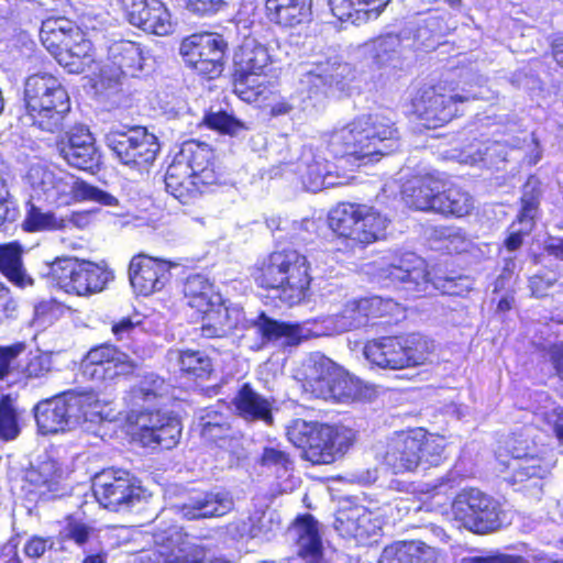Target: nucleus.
<instances>
[{"label":"nucleus","mask_w":563,"mask_h":563,"mask_svg":"<svg viewBox=\"0 0 563 563\" xmlns=\"http://www.w3.org/2000/svg\"><path fill=\"white\" fill-rule=\"evenodd\" d=\"M456 520L472 532L489 533L498 530L507 520L501 504L477 488H464L452 503Z\"/></svg>","instance_id":"14"},{"label":"nucleus","mask_w":563,"mask_h":563,"mask_svg":"<svg viewBox=\"0 0 563 563\" xmlns=\"http://www.w3.org/2000/svg\"><path fill=\"white\" fill-rule=\"evenodd\" d=\"M95 397L73 390L40 401L34 407V417L42 434L63 432L87 421Z\"/></svg>","instance_id":"13"},{"label":"nucleus","mask_w":563,"mask_h":563,"mask_svg":"<svg viewBox=\"0 0 563 563\" xmlns=\"http://www.w3.org/2000/svg\"><path fill=\"white\" fill-rule=\"evenodd\" d=\"M378 563H438V552L423 542H405L386 547Z\"/></svg>","instance_id":"38"},{"label":"nucleus","mask_w":563,"mask_h":563,"mask_svg":"<svg viewBox=\"0 0 563 563\" xmlns=\"http://www.w3.org/2000/svg\"><path fill=\"white\" fill-rule=\"evenodd\" d=\"M235 91L243 100L251 101L252 92L243 91L241 86L249 85L251 77L261 76L271 63V56L265 45L255 38L246 37L233 56ZM254 80H252L253 82Z\"/></svg>","instance_id":"26"},{"label":"nucleus","mask_w":563,"mask_h":563,"mask_svg":"<svg viewBox=\"0 0 563 563\" xmlns=\"http://www.w3.org/2000/svg\"><path fill=\"white\" fill-rule=\"evenodd\" d=\"M66 473L56 460L46 459L32 466L25 474V486L30 500H52L68 494Z\"/></svg>","instance_id":"24"},{"label":"nucleus","mask_w":563,"mask_h":563,"mask_svg":"<svg viewBox=\"0 0 563 563\" xmlns=\"http://www.w3.org/2000/svg\"><path fill=\"white\" fill-rule=\"evenodd\" d=\"M388 2L389 0H329V5L334 16L346 21L354 12H374L377 15Z\"/></svg>","instance_id":"46"},{"label":"nucleus","mask_w":563,"mask_h":563,"mask_svg":"<svg viewBox=\"0 0 563 563\" xmlns=\"http://www.w3.org/2000/svg\"><path fill=\"white\" fill-rule=\"evenodd\" d=\"M411 437L419 438L420 463L426 462L430 465H437L445 449V439L439 434L428 433L424 429L410 430Z\"/></svg>","instance_id":"48"},{"label":"nucleus","mask_w":563,"mask_h":563,"mask_svg":"<svg viewBox=\"0 0 563 563\" xmlns=\"http://www.w3.org/2000/svg\"><path fill=\"white\" fill-rule=\"evenodd\" d=\"M294 164L284 163L283 170L298 174L303 188L308 191H319L327 187L334 186L330 163L320 154L314 153L310 147H305L299 161Z\"/></svg>","instance_id":"30"},{"label":"nucleus","mask_w":563,"mask_h":563,"mask_svg":"<svg viewBox=\"0 0 563 563\" xmlns=\"http://www.w3.org/2000/svg\"><path fill=\"white\" fill-rule=\"evenodd\" d=\"M227 42L217 33H196L183 40L180 54L185 63L198 74L210 78L223 70Z\"/></svg>","instance_id":"19"},{"label":"nucleus","mask_w":563,"mask_h":563,"mask_svg":"<svg viewBox=\"0 0 563 563\" xmlns=\"http://www.w3.org/2000/svg\"><path fill=\"white\" fill-rule=\"evenodd\" d=\"M90 51V41L86 40L79 31V37L73 36L71 44L57 57V62L68 68L70 73H81L84 70L81 59L89 57Z\"/></svg>","instance_id":"49"},{"label":"nucleus","mask_w":563,"mask_h":563,"mask_svg":"<svg viewBox=\"0 0 563 563\" xmlns=\"http://www.w3.org/2000/svg\"><path fill=\"white\" fill-rule=\"evenodd\" d=\"M485 79L471 71H464L455 86L439 82L434 86L419 88L412 98L415 114L428 129H435L450 122L457 113V103L483 99L481 90L473 91L474 86L482 88Z\"/></svg>","instance_id":"3"},{"label":"nucleus","mask_w":563,"mask_h":563,"mask_svg":"<svg viewBox=\"0 0 563 563\" xmlns=\"http://www.w3.org/2000/svg\"><path fill=\"white\" fill-rule=\"evenodd\" d=\"M48 276L66 294L84 297L102 291L113 279V273L106 266L75 257L56 258L49 265Z\"/></svg>","instance_id":"12"},{"label":"nucleus","mask_w":563,"mask_h":563,"mask_svg":"<svg viewBox=\"0 0 563 563\" xmlns=\"http://www.w3.org/2000/svg\"><path fill=\"white\" fill-rule=\"evenodd\" d=\"M60 156L73 167L92 170L100 163V154L95 145V139L85 126L74 128L67 143L59 147Z\"/></svg>","instance_id":"31"},{"label":"nucleus","mask_w":563,"mask_h":563,"mask_svg":"<svg viewBox=\"0 0 563 563\" xmlns=\"http://www.w3.org/2000/svg\"><path fill=\"white\" fill-rule=\"evenodd\" d=\"M121 3L132 25L159 36L173 31L170 13L161 0H121Z\"/></svg>","instance_id":"27"},{"label":"nucleus","mask_w":563,"mask_h":563,"mask_svg":"<svg viewBox=\"0 0 563 563\" xmlns=\"http://www.w3.org/2000/svg\"><path fill=\"white\" fill-rule=\"evenodd\" d=\"M440 234L444 240V249L450 253L465 252L471 245V240L457 228H442Z\"/></svg>","instance_id":"59"},{"label":"nucleus","mask_w":563,"mask_h":563,"mask_svg":"<svg viewBox=\"0 0 563 563\" xmlns=\"http://www.w3.org/2000/svg\"><path fill=\"white\" fill-rule=\"evenodd\" d=\"M184 295L188 305L199 312L220 301V294L214 290L209 279L200 274L187 277L184 285Z\"/></svg>","instance_id":"42"},{"label":"nucleus","mask_w":563,"mask_h":563,"mask_svg":"<svg viewBox=\"0 0 563 563\" xmlns=\"http://www.w3.org/2000/svg\"><path fill=\"white\" fill-rule=\"evenodd\" d=\"M154 547L141 552L134 563H201L206 558L205 548L189 541L178 527L153 533Z\"/></svg>","instance_id":"17"},{"label":"nucleus","mask_w":563,"mask_h":563,"mask_svg":"<svg viewBox=\"0 0 563 563\" xmlns=\"http://www.w3.org/2000/svg\"><path fill=\"white\" fill-rule=\"evenodd\" d=\"M540 194L541 189L539 179L533 176L529 177L522 188L521 210L518 218L534 222Z\"/></svg>","instance_id":"52"},{"label":"nucleus","mask_w":563,"mask_h":563,"mask_svg":"<svg viewBox=\"0 0 563 563\" xmlns=\"http://www.w3.org/2000/svg\"><path fill=\"white\" fill-rule=\"evenodd\" d=\"M148 58L139 43L132 41H119L108 48L107 62L102 73L109 80L119 81L121 76L135 77L143 69Z\"/></svg>","instance_id":"28"},{"label":"nucleus","mask_w":563,"mask_h":563,"mask_svg":"<svg viewBox=\"0 0 563 563\" xmlns=\"http://www.w3.org/2000/svg\"><path fill=\"white\" fill-rule=\"evenodd\" d=\"M311 0H266L271 21L283 26L301 23L310 14Z\"/></svg>","instance_id":"40"},{"label":"nucleus","mask_w":563,"mask_h":563,"mask_svg":"<svg viewBox=\"0 0 563 563\" xmlns=\"http://www.w3.org/2000/svg\"><path fill=\"white\" fill-rule=\"evenodd\" d=\"M203 121L209 128L229 135H239L246 130L243 122L223 111L209 112Z\"/></svg>","instance_id":"56"},{"label":"nucleus","mask_w":563,"mask_h":563,"mask_svg":"<svg viewBox=\"0 0 563 563\" xmlns=\"http://www.w3.org/2000/svg\"><path fill=\"white\" fill-rule=\"evenodd\" d=\"M432 351V341L413 333L369 341L363 349V355L378 368L398 371L426 364Z\"/></svg>","instance_id":"8"},{"label":"nucleus","mask_w":563,"mask_h":563,"mask_svg":"<svg viewBox=\"0 0 563 563\" xmlns=\"http://www.w3.org/2000/svg\"><path fill=\"white\" fill-rule=\"evenodd\" d=\"M93 529L88 525L73 520L67 523L60 534L64 540H71L78 547H82L89 541Z\"/></svg>","instance_id":"61"},{"label":"nucleus","mask_w":563,"mask_h":563,"mask_svg":"<svg viewBox=\"0 0 563 563\" xmlns=\"http://www.w3.org/2000/svg\"><path fill=\"white\" fill-rule=\"evenodd\" d=\"M224 4V0H186L187 10L200 16L214 14Z\"/></svg>","instance_id":"62"},{"label":"nucleus","mask_w":563,"mask_h":563,"mask_svg":"<svg viewBox=\"0 0 563 563\" xmlns=\"http://www.w3.org/2000/svg\"><path fill=\"white\" fill-rule=\"evenodd\" d=\"M301 382L303 390L314 398L344 402L357 395V386L349 374L319 352L302 362Z\"/></svg>","instance_id":"9"},{"label":"nucleus","mask_w":563,"mask_h":563,"mask_svg":"<svg viewBox=\"0 0 563 563\" xmlns=\"http://www.w3.org/2000/svg\"><path fill=\"white\" fill-rule=\"evenodd\" d=\"M24 101L33 125L51 133L64 128L70 99L58 78L46 73L30 76L24 85Z\"/></svg>","instance_id":"5"},{"label":"nucleus","mask_w":563,"mask_h":563,"mask_svg":"<svg viewBox=\"0 0 563 563\" xmlns=\"http://www.w3.org/2000/svg\"><path fill=\"white\" fill-rule=\"evenodd\" d=\"M534 222L525 220L517 217V220L512 222L509 228V236L505 241V246L508 251H516L522 244L523 235L529 234L533 229Z\"/></svg>","instance_id":"60"},{"label":"nucleus","mask_w":563,"mask_h":563,"mask_svg":"<svg viewBox=\"0 0 563 563\" xmlns=\"http://www.w3.org/2000/svg\"><path fill=\"white\" fill-rule=\"evenodd\" d=\"M251 520L253 523V539H269L275 531L280 529L279 516L274 510H256L251 515Z\"/></svg>","instance_id":"54"},{"label":"nucleus","mask_w":563,"mask_h":563,"mask_svg":"<svg viewBox=\"0 0 563 563\" xmlns=\"http://www.w3.org/2000/svg\"><path fill=\"white\" fill-rule=\"evenodd\" d=\"M136 364L114 345L91 349L81 364L82 375L96 384H108L134 371Z\"/></svg>","instance_id":"22"},{"label":"nucleus","mask_w":563,"mask_h":563,"mask_svg":"<svg viewBox=\"0 0 563 563\" xmlns=\"http://www.w3.org/2000/svg\"><path fill=\"white\" fill-rule=\"evenodd\" d=\"M419 441L417 435L411 437L410 430L397 432L376 445V460L394 474L412 472L420 464Z\"/></svg>","instance_id":"25"},{"label":"nucleus","mask_w":563,"mask_h":563,"mask_svg":"<svg viewBox=\"0 0 563 563\" xmlns=\"http://www.w3.org/2000/svg\"><path fill=\"white\" fill-rule=\"evenodd\" d=\"M234 507V500L225 490L198 493L183 504L180 512L188 520L217 518L229 514Z\"/></svg>","instance_id":"32"},{"label":"nucleus","mask_w":563,"mask_h":563,"mask_svg":"<svg viewBox=\"0 0 563 563\" xmlns=\"http://www.w3.org/2000/svg\"><path fill=\"white\" fill-rule=\"evenodd\" d=\"M199 427L201 435H210L212 429L230 428V423L227 415L213 407H209L202 410L199 418Z\"/></svg>","instance_id":"58"},{"label":"nucleus","mask_w":563,"mask_h":563,"mask_svg":"<svg viewBox=\"0 0 563 563\" xmlns=\"http://www.w3.org/2000/svg\"><path fill=\"white\" fill-rule=\"evenodd\" d=\"M170 265L162 260L139 255L131 260L130 283L133 289L143 296L161 290L169 279Z\"/></svg>","instance_id":"29"},{"label":"nucleus","mask_w":563,"mask_h":563,"mask_svg":"<svg viewBox=\"0 0 563 563\" xmlns=\"http://www.w3.org/2000/svg\"><path fill=\"white\" fill-rule=\"evenodd\" d=\"M353 76V68L349 63L329 49L325 54L316 56L310 68L303 74L300 80L302 89L308 88V98L318 95L323 87L344 88L345 81Z\"/></svg>","instance_id":"23"},{"label":"nucleus","mask_w":563,"mask_h":563,"mask_svg":"<svg viewBox=\"0 0 563 563\" xmlns=\"http://www.w3.org/2000/svg\"><path fill=\"white\" fill-rule=\"evenodd\" d=\"M401 40L396 34L379 36L363 45L364 53L369 55L378 66L389 63L398 53Z\"/></svg>","instance_id":"47"},{"label":"nucleus","mask_w":563,"mask_h":563,"mask_svg":"<svg viewBox=\"0 0 563 563\" xmlns=\"http://www.w3.org/2000/svg\"><path fill=\"white\" fill-rule=\"evenodd\" d=\"M169 355L176 358L181 372L195 377L206 378L212 372V362L202 351H172Z\"/></svg>","instance_id":"45"},{"label":"nucleus","mask_w":563,"mask_h":563,"mask_svg":"<svg viewBox=\"0 0 563 563\" xmlns=\"http://www.w3.org/2000/svg\"><path fill=\"white\" fill-rule=\"evenodd\" d=\"M306 256L295 250L273 252L261 268L256 282L276 291L283 302L294 306L303 300L310 285Z\"/></svg>","instance_id":"7"},{"label":"nucleus","mask_w":563,"mask_h":563,"mask_svg":"<svg viewBox=\"0 0 563 563\" xmlns=\"http://www.w3.org/2000/svg\"><path fill=\"white\" fill-rule=\"evenodd\" d=\"M26 231L63 230L66 228V219L56 217L53 212H44L35 206H31L23 222Z\"/></svg>","instance_id":"50"},{"label":"nucleus","mask_w":563,"mask_h":563,"mask_svg":"<svg viewBox=\"0 0 563 563\" xmlns=\"http://www.w3.org/2000/svg\"><path fill=\"white\" fill-rule=\"evenodd\" d=\"M0 272L19 287L33 284V279L23 268L21 249L15 244L0 245Z\"/></svg>","instance_id":"43"},{"label":"nucleus","mask_w":563,"mask_h":563,"mask_svg":"<svg viewBox=\"0 0 563 563\" xmlns=\"http://www.w3.org/2000/svg\"><path fill=\"white\" fill-rule=\"evenodd\" d=\"M505 158L504 145L497 141H485L471 144L466 151V158L471 164L478 162L493 163L495 158Z\"/></svg>","instance_id":"55"},{"label":"nucleus","mask_w":563,"mask_h":563,"mask_svg":"<svg viewBox=\"0 0 563 563\" xmlns=\"http://www.w3.org/2000/svg\"><path fill=\"white\" fill-rule=\"evenodd\" d=\"M238 413L247 421L273 423L272 402L256 393L249 384H244L233 398Z\"/></svg>","instance_id":"37"},{"label":"nucleus","mask_w":563,"mask_h":563,"mask_svg":"<svg viewBox=\"0 0 563 563\" xmlns=\"http://www.w3.org/2000/svg\"><path fill=\"white\" fill-rule=\"evenodd\" d=\"M106 144L123 165L135 168L153 163L159 151L156 136L143 128L111 130L106 135Z\"/></svg>","instance_id":"18"},{"label":"nucleus","mask_w":563,"mask_h":563,"mask_svg":"<svg viewBox=\"0 0 563 563\" xmlns=\"http://www.w3.org/2000/svg\"><path fill=\"white\" fill-rule=\"evenodd\" d=\"M442 188V180L433 175L415 177L404 185L402 199L417 210L434 211L435 199Z\"/></svg>","instance_id":"35"},{"label":"nucleus","mask_w":563,"mask_h":563,"mask_svg":"<svg viewBox=\"0 0 563 563\" xmlns=\"http://www.w3.org/2000/svg\"><path fill=\"white\" fill-rule=\"evenodd\" d=\"M380 276L415 296L429 294L431 289L444 295L463 296L473 286L468 276L428 272L426 261L415 253L402 254L382 268Z\"/></svg>","instance_id":"4"},{"label":"nucleus","mask_w":563,"mask_h":563,"mask_svg":"<svg viewBox=\"0 0 563 563\" xmlns=\"http://www.w3.org/2000/svg\"><path fill=\"white\" fill-rule=\"evenodd\" d=\"M328 222L352 244H369L385 238L390 220L372 206L343 202L330 211Z\"/></svg>","instance_id":"10"},{"label":"nucleus","mask_w":563,"mask_h":563,"mask_svg":"<svg viewBox=\"0 0 563 563\" xmlns=\"http://www.w3.org/2000/svg\"><path fill=\"white\" fill-rule=\"evenodd\" d=\"M297 553L307 563H316L322 555L319 522L311 515L298 517L289 529Z\"/></svg>","instance_id":"33"},{"label":"nucleus","mask_w":563,"mask_h":563,"mask_svg":"<svg viewBox=\"0 0 563 563\" xmlns=\"http://www.w3.org/2000/svg\"><path fill=\"white\" fill-rule=\"evenodd\" d=\"M328 222L352 244H369L385 238L390 220L372 206L343 202L330 211Z\"/></svg>","instance_id":"11"},{"label":"nucleus","mask_w":563,"mask_h":563,"mask_svg":"<svg viewBox=\"0 0 563 563\" xmlns=\"http://www.w3.org/2000/svg\"><path fill=\"white\" fill-rule=\"evenodd\" d=\"M137 411L134 437L143 446L172 449L178 443L181 427L176 417L152 407Z\"/></svg>","instance_id":"21"},{"label":"nucleus","mask_w":563,"mask_h":563,"mask_svg":"<svg viewBox=\"0 0 563 563\" xmlns=\"http://www.w3.org/2000/svg\"><path fill=\"white\" fill-rule=\"evenodd\" d=\"M361 312L363 317H365V321H368V318L372 317H380L385 313L391 311L394 306V301L390 299H384L380 296H373L361 298L357 300Z\"/></svg>","instance_id":"57"},{"label":"nucleus","mask_w":563,"mask_h":563,"mask_svg":"<svg viewBox=\"0 0 563 563\" xmlns=\"http://www.w3.org/2000/svg\"><path fill=\"white\" fill-rule=\"evenodd\" d=\"M474 208V199L472 195L457 186H450L440 190L439 197L435 199V208L433 212L443 216H452L462 218L467 216Z\"/></svg>","instance_id":"41"},{"label":"nucleus","mask_w":563,"mask_h":563,"mask_svg":"<svg viewBox=\"0 0 563 563\" xmlns=\"http://www.w3.org/2000/svg\"><path fill=\"white\" fill-rule=\"evenodd\" d=\"M327 151L333 157L372 159L397 151L399 132L391 118L383 112L357 117L324 135Z\"/></svg>","instance_id":"1"},{"label":"nucleus","mask_w":563,"mask_h":563,"mask_svg":"<svg viewBox=\"0 0 563 563\" xmlns=\"http://www.w3.org/2000/svg\"><path fill=\"white\" fill-rule=\"evenodd\" d=\"M54 545L52 538L33 536L24 544V553L30 559H38Z\"/></svg>","instance_id":"63"},{"label":"nucleus","mask_w":563,"mask_h":563,"mask_svg":"<svg viewBox=\"0 0 563 563\" xmlns=\"http://www.w3.org/2000/svg\"><path fill=\"white\" fill-rule=\"evenodd\" d=\"M174 158L188 167L194 177H200L201 183L213 185L218 181L212 164L213 152L207 144L186 142Z\"/></svg>","instance_id":"34"},{"label":"nucleus","mask_w":563,"mask_h":563,"mask_svg":"<svg viewBox=\"0 0 563 563\" xmlns=\"http://www.w3.org/2000/svg\"><path fill=\"white\" fill-rule=\"evenodd\" d=\"M209 185L210 184L201 183L200 177H194L192 179L181 183L176 179L165 181L167 192L174 196L181 203H188L191 199L201 194L203 188Z\"/></svg>","instance_id":"53"},{"label":"nucleus","mask_w":563,"mask_h":563,"mask_svg":"<svg viewBox=\"0 0 563 563\" xmlns=\"http://www.w3.org/2000/svg\"><path fill=\"white\" fill-rule=\"evenodd\" d=\"M201 335L205 338H223L234 329L253 330L258 339L252 345L253 350H262L269 342H280L283 345H298L303 338L299 324L287 323L261 312L255 318L246 320L240 307L225 306L220 297L217 305L201 311Z\"/></svg>","instance_id":"2"},{"label":"nucleus","mask_w":563,"mask_h":563,"mask_svg":"<svg viewBox=\"0 0 563 563\" xmlns=\"http://www.w3.org/2000/svg\"><path fill=\"white\" fill-rule=\"evenodd\" d=\"M98 503L112 511L129 510L141 501L142 488L122 470H104L92 481Z\"/></svg>","instance_id":"20"},{"label":"nucleus","mask_w":563,"mask_h":563,"mask_svg":"<svg viewBox=\"0 0 563 563\" xmlns=\"http://www.w3.org/2000/svg\"><path fill=\"white\" fill-rule=\"evenodd\" d=\"M323 323L328 334H339L366 325L357 300L346 302L340 312L327 317Z\"/></svg>","instance_id":"44"},{"label":"nucleus","mask_w":563,"mask_h":563,"mask_svg":"<svg viewBox=\"0 0 563 563\" xmlns=\"http://www.w3.org/2000/svg\"><path fill=\"white\" fill-rule=\"evenodd\" d=\"M286 435L312 464H331L352 445L355 433L343 426L319 424L296 419L287 427Z\"/></svg>","instance_id":"6"},{"label":"nucleus","mask_w":563,"mask_h":563,"mask_svg":"<svg viewBox=\"0 0 563 563\" xmlns=\"http://www.w3.org/2000/svg\"><path fill=\"white\" fill-rule=\"evenodd\" d=\"M168 384L154 373L143 375L131 389V402L137 409L151 408L167 398Z\"/></svg>","instance_id":"39"},{"label":"nucleus","mask_w":563,"mask_h":563,"mask_svg":"<svg viewBox=\"0 0 563 563\" xmlns=\"http://www.w3.org/2000/svg\"><path fill=\"white\" fill-rule=\"evenodd\" d=\"M20 433L18 411L14 400L10 395H4L0 399V438L3 440H13Z\"/></svg>","instance_id":"51"},{"label":"nucleus","mask_w":563,"mask_h":563,"mask_svg":"<svg viewBox=\"0 0 563 563\" xmlns=\"http://www.w3.org/2000/svg\"><path fill=\"white\" fill-rule=\"evenodd\" d=\"M73 36L79 37V29L66 18H48L42 22L41 42L56 59L71 44Z\"/></svg>","instance_id":"36"},{"label":"nucleus","mask_w":563,"mask_h":563,"mask_svg":"<svg viewBox=\"0 0 563 563\" xmlns=\"http://www.w3.org/2000/svg\"><path fill=\"white\" fill-rule=\"evenodd\" d=\"M510 454L506 467L510 475L507 479L511 484L522 483L531 478H544L556 463L555 454L548 445H538L522 435L511 437L507 443Z\"/></svg>","instance_id":"16"},{"label":"nucleus","mask_w":563,"mask_h":563,"mask_svg":"<svg viewBox=\"0 0 563 563\" xmlns=\"http://www.w3.org/2000/svg\"><path fill=\"white\" fill-rule=\"evenodd\" d=\"M18 302L0 282V323L16 317Z\"/></svg>","instance_id":"64"},{"label":"nucleus","mask_w":563,"mask_h":563,"mask_svg":"<svg viewBox=\"0 0 563 563\" xmlns=\"http://www.w3.org/2000/svg\"><path fill=\"white\" fill-rule=\"evenodd\" d=\"M26 181L35 194L69 192L75 200L93 201L103 206L115 207L119 200L111 194L70 175L57 176L44 164H32L26 174Z\"/></svg>","instance_id":"15"}]
</instances>
